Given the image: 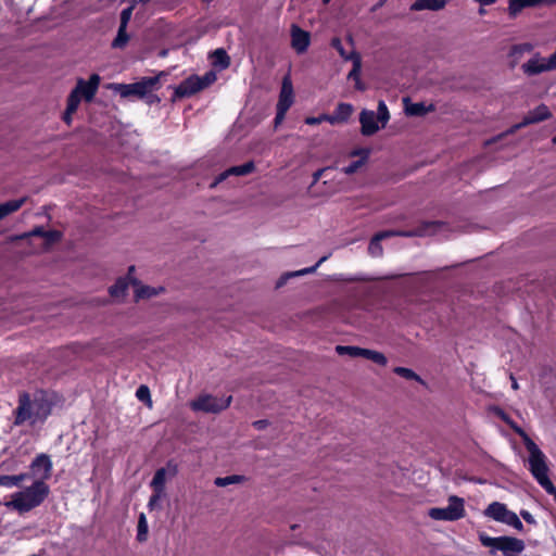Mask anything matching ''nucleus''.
I'll return each mask as SVG.
<instances>
[{
    "label": "nucleus",
    "mask_w": 556,
    "mask_h": 556,
    "mask_svg": "<svg viewBox=\"0 0 556 556\" xmlns=\"http://www.w3.org/2000/svg\"><path fill=\"white\" fill-rule=\"evenodd\" d=\"M510 380H511V388L514 390H518L519 389V384H518L517 380L515 379V377L513 375H510Z\"/></svg>",
    "instance_id": "052dcab7"
},
{
    "label": "nucleus",
    "mask_w": 556,
    "mask_h": 556,
    "mask_svg": "<svg viewBox=\"0 0 556 556\" xmlns=\"http://www.w3.org/2000/svg\"><path fill=\"white\" fill-rule=\"evenodd\" d=\"M331 167H324V168H320L318 170H316L314 174H313V184H316L320 178L321 176L328 170L330 169Z\"/></svg>",
    "instance_id": "5fc2aeb1"
},
{
    "label": "nucleus",
    "mask_w": 556,
    "mask_h": 556,
    "mask_svg": "<svg viewBox=\"0 0 556 556\" xmlns=\"http://www.w3.org/2000/svg\"><path fill=\"white\" fill-rule=\"evenodd\" d=\"M336 352L339 355H349L351 357H363L364 348L354 345H337Z\"/></svg>",
    "instance_id": "7c9ffc66"
},
{
    "label": "nucleus",
    "mask_w": 556,
    "mask_h": 556,
    "mask_svg": "<svg viewBox=\"0 0 556 556\" xmlns=\"http://www.w3.org/2000/svg\"><path fill=\"white\" fill-rule=\"evenodd\" d=\"M520 516L522 517V519H523L526 522H528V523H530V525H535V523H536V521H535L534 517H533V516H532V514H531L530 511H528V510L522 509V510L520 511Z\"/></svg>",
    "instance_id": "09e8293b"
},
{
    "label": "nucleus",
    "mask_w": 556,
    "mask_h": 556,
    "mask_svg": "<svg viewBox=\"0 0 556 556\" xmlns=\"http://www.w3.org/2000/svg\"><path fill=\"white\" fill-rule=\"evenodd\" d=\"M376 113L370 110H363L359 114L361 132L364 136H372L380 127L378 125Z\"/></svg>",
    "instance_id": "f3484780"
},
{
    "label": "nucleus",
    "mask_w": 556,
    "mask_h": 556,
    "mask_svg": "<svg viewBox=\"0 0 556 556\" xmlns=\"http://www.w3.org/2000/svg\"><path fill=\"white\" fill-rule=\"evenodd\" d=\"M200 78L203 79V83H205V87H207L215 80V75L213 73H207Z\"/></svg>",
    "instance_id": "4d7b16f0"
},
{
    "label": "nucleus",
    "mask_w": 556,
    "mask_h": 556,
    "mask_svg": "<svg viewBox=\"0 0 556 556\" xmlns=\"http://www.w3.org/2000/svg\"><path fill=\"white\" fill-rule=\"evenodd\" d=\"M321 122H325L324 119V114L317 116V117H306L305 118V124L307 125H317V124H320Z\"/></svg>",
    "instance_id": "8fccbe9b"
},
{
    "label": "nucleus",
    "mask_w": 556,
    "mask_h": 556,
    "mask_svg": "<svg viewBox=\"0 0 556 556\" xmlns=\"http://www.w3.org/2000/svg\"><path fill=\"white\" fill-rule=\"evenodd\" d=\"M556 4V0H547V5Z\"/></svg>",
    "instance_id": "69168bd1"
},
{
    "label": "nucleus",
    "mask_w": 556,
    "mask_h": 556,
    "mask_svg": "<svg viewBox=\"0 0 556 556\" xmlns=\"http://www.w3.org/2000/svg\"><path fill=\"white\" fill-rule=\"evenodd\" d=\"M394 374H396L397 376L406 379V380H415L421 384H426V382L422 380V378L417 375L414 370H412L410 368H406V367H394L393 369Z\"/></svg>",
    "instance_id": "473e14b6"
},
{
    "label": "nucleus",
    "mask_w": 556,
    "mask_h": 556,
    "mask_svg": "<svg viewBox=\"0 0 556 556\" xmlns=\"http://www.w3.org/2000/svg\"><path fill=\"white\" fill-rule=\"evenodd\" d=\"M367 162L364 160H357L349 164L348 166L343 167L341 170L345 175H352L356 173L362 166H364Z\"/></svg>",
    "instance_id": "c03bdc74"
},
{
    "label": "nucleus",
    "mask_w": 556,
    "mask_h": 556,
    "mask_svg": "<svg viewBox=\"0 0 556 556\" xmlns=\"http://www.w3.org/2000/svg\"><path fill=\"white\" fill-rule=\"evenodd\" d=\"M293 103V87L289 77H285L277 103L278 109L289 110Z\"/></svg>",
    "instance_id": "a211bd4d"
},
{
    "label": "nucleus",
    "mask_w": 556,
    "mask_h": 556,
    "mask_svg": "<svg viewBox=\"0 0 556 556\" xmlns=\"http://www.w3.org/2000/svg\"><path fill=\"white\" fill-rule=\"evenodd\" d=\"M26 198L10 200L8 202L0 204V220L7 217L8 215L18 211L23 204L26 202Z\"/></svg>",
    "instance_id": "393cba45"
},
{
    "label": "nucleus",
    "mask_w": 556,
    "mask_h": 556,
    "mask_svg": "<svg viewBox=\"0 0 556 556\" xmlns=\"http://www.w3.org/2000/svg\"><path fill=\"white\" fill-rule=\"evenodd\" d=\"M483 514L485 517L510 526L519 532L523 530V525L518 515L509 510L507 506L501 502H492L489 504Z\"/></svg>",
    "instance_id": "6e6552de"
},
{
    "label": "nucleus",
    "mask_w": 556,
    "mask_h": 556,
    "mask_svg": "<svg viewBox=\"0 0 556 556\" xmlns=\"http://www.w3.org/2000/svg\"><path fill=\"white\" fill-rule=\"evenodd\" d=\"M254 169L255 165L253 162H247L242 165L232 166L220 173L211 184V188H215L218 184L226 180L229 176H245L251 174Z\"/></svg>",
    "instance_id": "dca6fc26"
},
{
    "label": "nucleus",
    "mask_w": 556,
    "mask_h": 556,
    "mask_svg": "<svg viewBox=\"0 0 556 556\" xmlns=\"http://www.w3.org/2000/svg\"><path fill=\"white\" fill-rule=\"evenodd\" d=\"M205 88V83L199 76H191L181 81L175 89L176 98H188Z\"/></svg>",
    "instance_id": "9b49d317"
},
{
    "label": "nucleus",
    "mask_w": 556,
    "mask_h": 556,
    "mask_svg": "<svg viewBox=\"0 0 556 556\" xmlns=\"http://www.w3.org/2000/svg\"><path fill=\"white\" fill-rule=\"evenodd\" d=\"M363 357L380 366H386L388 364V358L386 355L375 350L364 349Z\"/></svg>",
    "instance_id": "c756f323"
},
{
    "label": "nucleus",
    "mask_w": 556,
    "mask_h": 556,
    "mask_svg": "<svg viewBox=\"0 0 556 556\" xmlns=\"http://www.w3.org/2000/svg\"><path fill=\"white\" fill-rule=\"evenodd\" d=\"M376 116L378 121L381 123V127H384L390 119V113L388 106L384 101H379Z\"/></svg>",
    "instance_id": "e433bc0d"
},
{
    "label": "nucleus",
    "mask_w": 556,
    "mask_h": 556,
    "mask_svg": "<svg viewBox=\"0 0 556 556\" xmlns=\"http://www.w3.org/2000/svg\"><path fill=\"white\" fill-rule=\"evenodd\" d=\"M446 228V224L443 222H422L419 226L412 230H386L376 233L380 239H387L390 237H428L434 236Z\"/></svg>",
    "instance_id": "39448f33"
},
{
    "label": "nucleus",
    "mask_w": 556,
    "mask_h": 556,
    "mask_svg": "<svg viewBox=\"0 0 556 556\" xmlns=\"http://www.w3.org/2000/svg\"><path fill=\"white\" fill-rule=\"evenodd\" d=\"M163 495L164 492H154V494L150 497V501L148 503L149 508L153 509Z\"/></svg>",
    "instance_id": "de8ad7c7"
},
{
    "label": "nucleus",
    "mask_w": 556,
    "mask_h": 556,
    "mask_svg": "<svg viewBox=\"0 0 556 556\" xmlns=\"http://www.w3.org/2000/svg\"><path fill=\"white\" fill-rule=\"evenodd\" d=\"M404 110L408 116H424L434 111V105H426L424 102H412L408 98L403 99Z\"/></svg>",
    "instance_id": "6ab92c4d"
},
{
    "label": "nucleus",
    "mask_w": 556,
    "mask_h": 556,
    "mask_svg": "<svg viewBox=\"0 0 556 556\" xmlns=\"http://www.w3.org/2000/svg\"><path fill=\"white\" fill-rule=\"evenodd\" d=\"M446 507H432L428 511V516L433 520L456 521L465 517L464 498L451 495Z\"/></svg>",
    "instance_id": "0eeeda50"
},
{
    "label": "nucleus",
    "mask_w": 556,
    "mask_h": 556,
    "mask_svg": "<svg viewBox=\"0 0 556 556\" xmlns=\"http://www.w3.org/2000/svg\"><path fill=\"white\" fill-rule=\"evenodd\" d=\"M131 282L136 287V290H135V300L136 301H139L141 299H150V298L156 296V295L163 293L165 290L163 287L154 288V287H150V286H143L136 279H132Z\"/></svg>",
    "instance_id": "4be33fe9"
},
{
    "label": "nucleus",
    "mask_w": 556,
    "mask_h": 556,
    "mask_svg": "<svg viewBox=\"0 0 556 556\" xmlns=\"http://www.w3.org/2000/svg\"><path fill=\"white\" fill-rule=\"evenodd\" d=\"M245 480L244 476L231 475L227 477H217L214 480V484L219 488H224L230 484L242 483Z\"/></svg>",
    "instance_id": "2f4dec72"
},
{
    "label": "nucleus",
    "mask_w": 556,
    "mask_h": 556,
    "mask_svg": "<svg viewBox=\"0 0 556 556\" xmlns=\"http://www.w3.org/2000/svg\"><path fill=\"white\" fill-rule=\"evenodd\" d=\"M136 396L139 401L143 402V403H147L149 407L152 406V400H151V393H150V389L144 386V384H141L137 390H136Z\"/></svg>",
    "instance_id": "58836bf2"
},
{
    "label": "nucleus",
    "mask_w": 556,
    "mask_h": 556,
    "mask_svg": "<svg viewBox=\"0 0 556 556\" xmlns=\"http://www.w3.org/2000/svg\"><path fill=\"white\" fill-rule=\"evenodd\" d=\"M309 42V33L293 24L291 26V46L296 51V53L302 54L306 52Z\"/></svg>",
    "instance_id": "2eb2a0df"
},
{
    "label": "nucleus",
    "mask_w": 556,
    "mask_h": 556,
    "mask_svg": "<svg viewBox=\"0 0 556 556\" xmlns=\"http://www.w3.org/2000/svg\"><path fill=\"white\" fill-rule=\"evenodd\" d=\"M29 478L28 473L20 475H0V486L12 488L18 486L23 481Z\"/></svg>",
    "instance_id": "a878e982"
},
{
    "label": "nucleus",
    "mask_w": 556,
    "mask_h": 556,
    "mask_svg": "<svg viewBox=\"0 0 556 556\" xmlns=\"http://www.w3.org/2000/svg\"><path fill=\"white\" fill-rule=\"evenodd\" d=\"M368 252L374 257H379L383 253L381 240L375 235L368 245Z\"/></svg>",
    "instance_id": "4c0bfd02"
},
{
    "label": "nucleus",
    "mask_w": 556,
    "mask_h": 556,
    "mask_svg": "<svg viewBox=\"0 0 556 556\" xmlns=\"http://www.w3.org/2000/svg\"><path fill=\"white\" fill-rule=\"evenodd\" d=\"M213 64L226 68L230 64V59L224 49H216L213 54Z\"/></svg>",
    "instance_id": "f704fd0d"
},
{
    "label": "nucleus",
    "mask_w": 556,
    "mask_h": 556,
    "mask_svg": "<svg viewBox=\"0 0 556 556\" xmlns=\"http://www.w3.org/2000/svg\"><path fill=\"white\" fill-rule=\"evenodd\" d=\"M286 113H287V110L277 108V112H276V116H275V125L276 126L279 125L285 119Z\"/></svg>",
    "instance_id": "3c124183"
},
{
    "label": "nucleus",
    "mask_w": 556,
    "mask_h": 556,
    "mask_svg": "<svg viewBox=\"0 0 556 556\" xmlns=\"http://www.w3.org/2000/svg\"><path fill=\"white\" fill-rule=\"evenodd\" d=\"M520 48H521V50H523V51H530V50H532V46H531L530 43H525V45H522Z\"/></svg>",
    "instance_id": "680f3d73"
},
{
    "label": "nucleus",
    "mask_w": 556,
    "mask_h": 556,
    "mask_svg": "<svg viewBox=\"0 0 556 556\" xmlns=\"http://www.w3.org/2000/svg\"><path fill=\"white\" fill-rule=\"evenodd\" d=\"M43 239L48 245L55 243L62 239V232L59 230H46Z\"/></svg>",
    "instance_id": "37998d69"
},
{
    "label": "nucleus",
    "mask_w": 556,
    "mask_h": 556,
    "mask_svg": "<svg viewBox=\"0 0 556 556\" xmlns=\"http://www.w3.org/2000/svg\"><path fill=\"white\" fill-rule=\"evenodd\" d=\"M232 396L217 397L211 394H203L190 402V408L194 412L218 414L229 407Z\"/></svg>",
    "instance_id": "1a4fd4ad"
},
{
    "label": "nucleus",
    "mask_w": 556,
    "mask_h": 556,
    "mask_svg": "<svg viewBox=\"0 0 556 556\" xmlns=\"http://www.w3.org/2000/svg\"><path fill=\"white\" fill-rule=\"evenodd\" d=\"M159 77H143L139 81L132 84H115L113 90L122 98L136 97L142 99L157 88Z\"/></svg>",
    "instance_id": "423d86ee"
},
{
    "label": "nucleus",
    "mask_w": 556,
    "mask_h": 556,
    "mask_svg": "<svg viewBox=\"0 0 556 556\" xmlns=\"http://www.w3.org/2000/svg\"><path fill=\"white\" fill-rule=\"evenodd\" d=\"M51 414V404L42 394L22 392L18 395L17 406L13 410L14 426L28 424L35 426L42 424Z\"/></svg>",
    "instance_id": "f257e3e1"
},
{
    "label": "nucleus",
    "mask_w": 556,
    "mask_h": 556,
    "mask_svg": "<svg viewBox=\"0 0 556 556\" xmlns=\"http://www.w3.org/2000/svg\"><path fill=\"white\" fill-rule=\"evenodd\" d=\"M450 0H416L412 5V11H439L442 10Z\"/></svg>",
    "instance_id": "5701e85b"
},
{
    "label": "nucleus",
    "mask_w": 556,
    "mask_h": 556,
    "mask_svg": "<svg viewBox=\"0 0 556 556\" xmlns=\"http://www.w3.org/2000/svg\"><path fill=\"white\" fill-rule=\"evenodd\" d=\"M135 271V266H130L128 269V275H131Z\"/></svg>",
    "instance_id": "0e129e2a"
},
{
    "label": "nucleus",
    "mask_w": 556,
    "mask_h": 556,
    "mask_svg": "<svg viewBox=\"0 0 556 556\" xmlns=\"http://www.w3.org/2000/svg\"><path fill=\"white\" fill-rule=\"evenodd\" d=\"M354 111V108L350 103H339L334 110V114L340 119L341 123H345L351 117L352 113Z\"/></svg>",
    "instance_id": "c85d7f7f"
},
{
    "label": "nucleus",
    "mask_w": 556,
    "mask_h": 556,
    "mask_svg": "<svg viewBox=\"0 0 556 556\" xmlns=\"http://www.w3.org/2000/svg\"><path fill=\"white\" fill-rule=\"evenodd\" d=\"M100 80L101 78L98 74H92L87 81L81 78L78 79L76 87L71 91L68 97L75 96L77 104L80 103L81 98L90 102L98 91Z\"/></svg>",
    "instance_id": "9d476101"
},
{
    "label": "nucleus",
    "mask_w": 556,
    "mask_h": 556,
    "mask_svg": "<svg viewBox=\"0 0 556 556\" xmlns=\"http://www.w3.org/2000/svg\"><path fill=\"white\" fill-rule=\"evenodd\" d=\"M45 231L46 230L43 229V227L39 226V227L34 228L29 232H24V233H22L20 236L13 237L12 240H22V239H26V238L31 237V236H37V237H42L43 238Z\"/></svg>",
    "instance_id": "a18cd8bd"
},
{
    "label": "nucleus",
    "mask_w": 556,
    "mask_h": 556,
    "mask_svg": "<svg viewBox=\"0 0 556 556\" xmlns=\"http://www.w3.org/2000/svg\"><path fill=\"white\" fill-rule=\"evenodd\" d=\"M516 432L522 438L525 446L529 452V470L536 482L544 486L545 484L552 488V481L548 478V466L545 454L540 447L528 437V434L520 428L516 429Z\"/></svg>",
    "instance_id": "7ed1b4c3"
},
{
    "label": "nucleus",
    "mask_w": 556,
    "mask_h": 556,
    "mask_svg": "<svg viewBox=\"0 0 556 556\" xmlns=\"http://www.w3.org/2000/svg\"><path fill=\"white\" fill-rule=\"evenodd\" d=\"M324 119H325V122H328L331 125L340 124L341 123L340 119L337 117V115L334 113H332V114H324Z\"/></svg>",
    "instance_id": "864d4df0"
},
{
    "label": "nucleus",
    "mask_w": 556,
    "mask_h": 556,
    "mask_svg": "<svg viewBox=\"0 0 556 556\" xmlns=\"http://www.w3.org/2000/svg\"><path fill=\"white\" fill-rule=\"evenodd\" d=\"M369 154H370V150L369 149H354L350 152V156L351 157H355V156H359L361 159L359 160H364V161H368L369 159Z\"/></svg>",
    "instance_id": "49530a36"
},
{
    "label": "nucleus",
    "mask_w": 556,
    "mask_h": 556,
    "mask_svg": "<svg viewBox=\"0 0 556 556\" xmlns=\"http://www.w3.org/2000/svg\"><path fill=\"white\" fill-rule=\"evenodd\" d=\"M331 47H332V48H334V49L338 51V53L340 54V56H341L342 59H344V60H346V61L352 60V56H353V50H352L350 53H348V52L345 51V49H344V47H343V45H342V42H341L340 38H338V37L332 38V40H331Z\"/></svg>",
    "instance_id": "ea45409f"
},
{
    "label": "nucleus",
    "mask_w": 556,
    "mask_h": 556,
    "mask_svg": "<svg viewBox=\"0 0 556 556\" xmlns=\"http://www.w3.org/2000/svg\"><path fill=\"white\" fill-rule=\"evenodd\" d=\"M480 543L490 548V554L495 555L502 552L503 556H520L525 551L526 544L521 539L515 536H490L484 532L479 533Z\"/></svg>",
    "instance_id": "20e7f679"
},
{
    "label": "nucleus",
    "mask_w": 556,
    "mask_h": 556,
    "mask_svg": "<svg viewBox=\"0 0 556 556\" xmlns=\"http://www.w3.org/2000/svg\"><path fill=\"white\" fill-rule=\"evenodd\" d=\"M136 4H142V5H146L148 4L151 0H132Z\"/></svg>",
    "instance_id": "e2e57ef3"
},
{
    "label": "nucleus",
    "mask_w": 556,
    "mask_h": 556,
    "mask_svg": "<svg viewBox=\"0 0 556 556\" xmlns=\"http://www.w3.org/2000/svg\"><path fill=\"white\" fill-rule=\"evenodd\" d=\"M330 254L328 255H325L323 256L314 266H311V267H306V268H303V269H300V270H295V271H289V273H286L283 274L279 280L277 281L276 283V287L277 288H280L282 287L287 280L289 278H292V277H299V276H304V275H307V274H313L317 270V268L325 262L329 258Z\"/></svg>",
    "instance_id": "412c9836"
},
{
    "label": "nucleus",
    "mask_w": 556,
    "mask_h": 556,
    "mask_svg": "<svg viewBox=\"0 0 556 556\" xmlns=\"http://www.w3.org/2000/svg\"><path fill=\"white\" fill-rule=\"evenodd\" d=\"M252 425L256 430H264L265 428H267L269 422L267 419H260L255 420Z\"/></svg>",
    "instance_id": "603ef678"
},
{
    "label": "nucleus",
    "mask_w": 556,
    "mask_h": 556,
    "mask_svg": "<svg viewBox=\"0 0 556 556\" xmlns=\"http://www.w3.org/2000/svg\"><path fill=\"white\" fill-rule=\"evenodd\" d=\"M548 494L553 495L554 496V500L556 502V488L555 485L552 483V488L547 484H545L544 486H542Z\"/></svg>",
    "instance_id": "13d9d810"
},
{
    "label": "nucleus",
    "mask_w": 556,
    "mask_h": 556,
    "mask_svg": "<svg viewBox=\"0 0 556 556\" xmlns=\"http://www.w3.org/2000/svg\"><path fill=\"white\" fill-rule=\"evenodd\" d=\"M129 40V36L127 34V27L124 25H119L117 35L112 41V47L115 49H123Z\"/></svg>",
    "instance_id": "72a5a7b5"
},
{
    "label": "nucleus",
    "mask_w": 556,
    "mask_h": 556,
    "mask_svg": "<svg viewBox=\"0 0 556 556\" xmlns=\"http://www.w3.org/2000/svg\"><path fill=\"white\" fill-rule=\"evenodd\" d=\"M79 104H77V100L75 96L67 98L66 110L63 114V121L70 125L72 123V115L77 111Z\"/></svg>",
    "instance_id": "c9c22d12"
},
{
    "label": "nucleus",
    "mask_w": 556,
    "mask_h": 556,
    "mask_svg": "<svg viewBox=\"0 0 556 556\" xmlns=\"http://www.w3.org/2000/svg\"><path fill=\"white\" fill-rule=\"evenodd\" d=\"M136 3L131 0V4L124 9L122 12H121V23L119 25H124V26H128V23L131 18V15H132V11L135 10L136 8Z\"/></svg>",
    "instance_id": "79ce46f5"
},
{
    "label": "nucleus",
    "mask_w": 556,
    "mask_h": 556,
    "mask_svg": "<svg viewBox=\"0 0 556 556\" xmlns=\"http://www.w3.org/2000/svg\"><path fill=\"white\" fill-rule=\"evenodd\" d=\"M30 469L35 475L39 476L38 480L45 482L52 475V462L47 454H39L30 464Z\"/></svg>",
    "instance_id": "4468645a"
},
{
    "label": "nucleus",
    "mask_w": 556,
    "mask_h": 556,
    "mask_svg": "<svg viewBox=\"0 0 556 556\" xmlns=\"http://www.w3.org/2000/svg\"><path fill=\"white\" fill-rule=\"evenodd\" d=\"M547 4V0H508L509 15L516 17L525 8H534Z\"/></svg>",
    "instance_id": "aec40b11"
},
{
    "label": "nucleus",
    "mask_w": 556,
    "mask_h": 556,
    "mask_svg": "<svg viewBox=\"0 0 556 556\" xmlns=\"http://www.w3.org/2000/svg\"><path fill=\"white\" fill-rule=\"evenodd\" d=\"M386 1L387 0H380L379 3L377 4V8L382 7L386 3Z\"/></svg>",
    "instance_id": "338daca9"
},
{
    "label": "nucleus",
    "mask_w": 556,
    "mask_h": 556,
    "mask_svg": "<svg viewBox=\"0 0 556 556\" xmlns=\"http://www.w3.org/2000/svg\"><path fill=\"white\" fill-rule=\"evenodd\" d=\"M344 280H345V281H355V280H357V279H356V278H345Z\"/></svg>",
    "instance_id": "774afa93"
},
{
    "label": "nucleus",
    "mask_w": 556,
    "mask_h": 556,
    "mask_svg": "<svg viewBox=\"0 0 556 556\" xmlns=\"http://www.w3.org/2000/svg\"><path fill=\"white\" fill-rule=\"evenodd\" d=\"M521 70L528 76L551 72L547 58H543L539 52L534 53L532 58L525 62L521 65Z\"/></svg>",
    "instance_id": "ddd939ff"
},
{
    "label": "nucleus",
    "mask_w": 556,
    "mask_h": 556,
    "mask_svg": "<svg viewBox=\"0 0 556 556\" xmlns=\"http://www.w3.org/2000/svg\"><path fill=\"white\" fill-rule=\"evenodd\" d=\"M551 112L548 110V108L545 105V104H540L539 106H536L535 109H533L532 111H530L522 119L521 123L513 126L508 132L513 134L515 132L517 129L521 128V127H525V126H528L530 124H535V123H540L542 121H545L547 118L551 117Z\"/></svg>",
    "instance_id": "f8f14e48"
},
{
    "label": "nucleus",
    "mask_w": 556,
    "mask_h": 556,
    "mask_svg": "<svg viewBox=\"0 0 556 556\" xmlns=\"http://www.w3.org/2000/svg\"><path fill=\"white\" fill-rule=\"evenodd\" d=\"M548 66L551 71H556V48L555 51L547 58Z\"/></svg>",
    "instance_id": "6e6d98bb"
},
{
    "label": "nucleus",
    "mask_w": 556,
    "mask_h": 556,
    "mask_svg": "<svg viewBox=\"0 0 556 556\" xmlns=\"http://www.w3.org/2000/svg\"><path fill=\"white\" fill-rule=\"evenodd\" d=\"M476 2H478L480 5H491L493 3H495L497 0H475Z\"/></svg>",
    "instance_id": "bf43d9fd"
},
{
    "label": "nucleus",
    "mask_w": 556,
    "mask_h": 556,
    "mask_svg": "<svg viewBox=\"0 0 556 556\" xmlns=\"http://www.w3.org/2000/svg\"><path fill=\"white\" fill-rule=\"evenodd\" d=\"M147 534H148V525H147L146 516L143 514H141L139 521H138L137 540L139 542L146 541Z\"/></svg>",
    "instance_id": "a19ab883"
},
{
    "label": "nucleus",
    "mask_w": 556,
    "mask_h": 556,
    "mask_svg": "<svg viewBox=\"0 0 556 556\" xmlns=\"http://www.w3.org/2000/svg\"><path fill=\"white\" fill-rule=\"evenodd\" d=\"M351 61L353 62V68L349 73L348 78L355 80V87L359 90H363L364 88L361 83L362 59L355 50H353V56Z\"/></svg>",
    "instance_id": "b1692460"
},
{
    "label": "nucleus",
    "mask_w": 556,
    "mask_h": 556,
    "mask_svg": "<svg viewBox=\"0 0 556 556\" xmlns=\"http://www.w3.org/2000/svg\"><path fill=\"white\" fill-rule=\"evenodd\" d=\"M166 482V469L160 468L155 471L153 479L151 481V486L154 492H164Z\"/></svg>",
    "instance_id": "cd10ccee"
},
{
    "label": "nucleus",
    "mask_w": 556,
    "mask_h": 556,
    "mask_svg": "<svg viewBox=\"0 0 556 556\" xmlns=\"http://www.w3.org/2000/svg\"><path fill=\"white\" fill-rule=\"evenodd\" d=\"M128 279L127 278H118L116 282L110 287L109 292L113 298H124L126 291L128 289Z\"/></svg>",
    "instance_id": "bb28decb"
},
{
    "label": "nucleus",
    "mask_w": 556,
    "mask_h": 556,
    "mask_svg": "<svg viewBox=\"0 0 556 556\" xmlns=\"http://www.w3.org/2000/svg\"><path fill=\"white\" fill-rule=\"evenodd\" d=\"M49 493V485L41 480H36L30 486L14 493L12 500L7 502L5 506L21 514L27 513L42 504Z\"/></svg>",
    "instance_id": "f03ea898"
}]
</instances>
